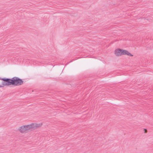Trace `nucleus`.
<instances>
[{"mask_svg": "<svg viewBox=\"0 0 153 153\" xmlns=\"http://www.w3.org/2000/svg\"><path fill=\"white\" fill-rule=\"evenodd\" d=\"M20 131L22 133H23L26 131V129L25 126H22L19 128Z\"/></svg>", "mask_w": 153, "mask_h": 153, "instance_id": "5", "label": "nucleus"}, {"mask_svg": "<svg viewBox=\"0 0 153 153\" xmlns=\"http://www.w3.org/2000/svg\"><path fill=\"white\" fill-rule=\"evenodd\" d=\"M12 85L18 86L22 85L24 81L22 79L17 77H14L12 78Z\"/></svg>", "mask_w": 153, "mask_h": 153, "instance_id": "1", "label": "nucleus"}, {"mask_svg": "<svg viewBox=\"0 0 153 153\" xmlns=\"http://www.w3.org/2000/svg\"><path fill=\"white\" fill-rule=\"evenodd\" d=\"M0 80H2V84L4 86L10 85H12V78H1L0 77Z\"/></svg>", "mask_w": 153, "mask_h": 153, "instance_id": "2", "label": "nucleus"}, {"mask_svg": "<svg viewBox=\"0 0 153 153\" xmlns=\"http://www.w3.org/2000/svg\"><path fill=\"white\" fill-rule=\"evenodd\" d=\"M122 50L121 49H118L115 51V53L117 56H119L122 55Z\"/></svg>", "mask_w": 153, "mask_h": 153, "instance_id": "4", "label": "nucleus"}, {"mask_svg": "<svg viewBox=\"0 0 153 153\" xmlns=\"http://www.w3.org/2000/svg\"><path fill=\"white\" fill-rule=\"evenodd\" d=\"M3 87V86L0 85V88H1V87Z\"/></svg>", "mask_w": 153, "mask_h": 153, "instance_id": "8", "label": "nucleus"}, {"mask_svg": "<svg viewBox=\"0 0 153 153\" xmlns=\"http://www.w3.org/2000/svg\"><path fill=\"white\" fill-rule=\"evenodd\" d=\"M144 130H145V132H146V129H144Z\"/></svg>", "mask_w": 153, "mask_h": 153, "instance_id": "9", "label": "nucleus"}, {"mask_svg": "<svg viewBox=\"0 0 153 153\" xmlns=\"http://www.w3.org/2000/svg\"><path fill=\"white\" fill-rule=\"evenodd\" d=\"M128 51L126 50H122V55H126L127 54Z\"/></svg>", "mask_w": 153, "mask_h": 153, "instance_id": "6", "label": "nucleus"}, {"mask_svg": "<svg viewBox=\"0 0 153 153\" xmlns=\"http://www.w3.org/2000/svg\"><path fill=\"white\" fill-rule=\"evenodd\" d=\"M26 131L27 130H32L40 126V124L32 123L30 125L25 126Z\"/></svg>", "mask_w": 153, "mask_h": 153, "instance_id": "3", "label": "nucleus"}, {"mask_svg": "<svg viewBox=\"0 0 153 153\" xmlns=\"http://www.w3.org/2000/svg\"><path fill=\"white\" fill-rule=\"evenodd\" d=\"M126 55L130 56H133V55H132L131 53H130L128 51L127 54Z\"/></svg>", "mask_w": 153, "mask_h": 153, "instance_id": "7", "label": "nucleus"}]
</instances>
